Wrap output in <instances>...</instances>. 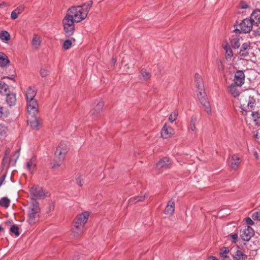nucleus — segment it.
I'll return each instance as SVG.
<instances>
[{
  "instance_id": "a19ab883",
  "label": "nucleus",
  "mask_w": 260,
  "mask_h": 260,
  "mask_svg": "<svg viewBox=\"0 0 260 260\" xmlns=\"http://www.w3.org/2000/svg\"><path fill=\"white\" fill-rule=\"evenodd\" d=\"M7 133V127L4 125L0 124V135L6 136Z\"/></svg>"
},
{
  "instance_id": "6e6552de",
  "label": "nucleus",
  "mask_w": 260,
  "mask_h": 260,
  "mask_svg": "<svg viewBox=\"0 0 260 260\" xmlns=\"http://www.w3.org/2000/svg\"><path fill=\"white\" fill-rule=\"evenodd\" d=\"M31 194L36 199H42L46 196L45 192L42 187L34 185L30 189Z\"/></svg>"
},
{
  "instance_id": "1a4fd4ad",
  "label": "nucleus",
  "mask_w": 260,
  "mask_h": 260,
  "mask_svg": "<svg viewBox=\"0 0 260 260\" xmlns=\"http://www.w3.org/2000/svg\"><path fill=\"white\" fill-rule=\"evenodd\" d=\"M254 235V231L252 228L247 226V228L242 229L240 231L241 239L245 241H248Z\"/></svg>"
},
{
  "instance_id": "0eeeda50",
  "label": "nucleus",
  "mask_w": 260,
  "mask_h": 260,
  "mask_svg": "<svg viewBox=\"0 0 260 260\" xmlns=\"http://www.w3.org/2000/svg\"><path fill=\"white\" fill-rule=\"evenodd\" d=\"M39 105L37 100L27 102V111L31 117H35L39 111Z\"/></svg>"
},
{
  "instance_id": "864d4df0",
  "label": "nucleus",
  "mask_w": 260,
  "mask_h": 260,
  "mask_svg": "<svg viewBox=\"0 0 260 260\" xmlns=\"http://www.w3.org/2000/svg\"><path fill=\"white\" fill-rule=\"evenodd\" d=\"M252 117L253 118H259L260 114L257 113H252Z\"/></svg>"
},
{
  "instance_id": "052dcab7",
  "label": "nucleus",
  "mask_w": 260,
  "mask_h": 260,
  "mask_svg": "<svg viewBox=\"0 0 260 260\" xmlns=\"http://www.w3.org/2000/svg\"><path fill=\"white\" fill-rule=\"evenodd\" d=\"M219 63H220L221 64H222V62L220 61V60H219Z\"/></svg>"
},
{
  "instance_id": "bb28decb",
  "label": "nucleus",
  "mask_w": 260,
  "mask_h": 260,
  "mask_svg": "<svg viewBox=\"0 0 260 260\" xmlns=\"http://www.w3.org/2000/svg\"><path fill=\"white\" fill-rule=\"evenodd\" d=\"M8 85L4 81H0V93L5 95L9 92Z\"/></svg>"
},
{
  "instance_id": "7ed1b4c3",
  "label": "nucleus",
  "mask_w": 260,
  "mask_h": 260,
  "mask_svg": "<svg viewBox=\"0 0 260 260\" xmlns=\"http://www.w3.org/2000/svg\"><path fill=\"white\" fill-rule=\"evenodd\" d=\"M28 222L29 224H35L39 220L40 215V208L39 203L37 202L31 204L28 208Z\"/></svg>"
},
{
  "instance_id": "39448f33",
  "label": "nucleus",
  "mask_w": 260,
  "mask_h": 260,
  "mask_svg": "<svg viewBox=\"0 0 260 260\" xmlns=\"http://www.w3.org/2000/svg\"><path fill=\"white\" fill-rule=\"evenodd\" d=\"M197 96L205 110L209 115H211L212 110L205 91H204V94H202L201 91H199L197 93Z\"/></svg>"
},
{
  "instance_id": "aec40b11",
  "label": "nucleus",
  "mask_w": 260,
  "mask_h": 260,
  "mask_svg": "<svg viewBox=\"0 0 260 260\" xmlns=\"http://www.w3.org/2000/svg\"><path fill=\"white\" fill-rule=\"evenodd\" d=\"M223 49L225 51V57L227 61L231 60L232 57L233 56V52L231 48L230 45L226 43L223 46Z\"/></svg>"
},
{
  "instance_id": "e2e57ef3",
  "label": "nucleus",
  "mask_w": 260,
  "mask_h": 260,
  "mask_svg": "<svg viewBox=\"0 0 260 260\" xmlns=\"http://www.w3.org/2000/svg\"><path fill=\"white\" fill-rule=\"evenodd\" d=\"M257 136H258V135H257V134H256V135H255V137H257Z\"/></svg>"
},
{
  "instance_id": "b1692460",
  "label": "nucleus",
  "mask_w": 260,
  "mask_h": 260,
  "mask_svg": "<svg viewBox=\"0 0 260 260\" xmlns=\"http://www.w3.org/2000/svg\"><path fill=\"white\" fill-rule=\"evenodd\" d=\"M231 45L234 49H238L240 45V38L238 36H232L230 39Z\"/></svg>"
},
{
  "instance_id": "f8f14e48",
  "label": "nucleus",
  "mask_w": 260,
  "mask_h": 260,
  "mask_svg": "<svg viewBox=\"0 0 260 260\" xmlns=\"http://www.w3.org/2000/svg\"><path fill=\"white\" fill-rule=\"evenodd\" d=\"M253 23L249 19H245L239 24V27L243 33L249 32L252 28Z\"/></svg>"
},
{
  "instance_id": "e433bc0d",
  "label": "nucleus",
  "mask_w": 260,
  "mask_h": 260,
  "mask_svg": "<svg viewBox=\"0 0 260 260\" xmlns=\"http://www.w3.org/2000/svg\"><path fill=\"white\" fill-rule=\"evenodd\" d=\"M229 252V250L228 247H223L220 250V255L222 257H228V254Z\"/></svg>"
},
{
  "instance_id": "3c124183",
  "label": "nucleus",
  "mask_w": 260,
  "mask_h": 260,
  "mask_svg": "<svg viewBox=\"0 0 260 260\" xmlns=\"http://www.w3.org/2000/svg\"><path fill=\"white\" fill-rule=\"evenodd\" d=\"M246 222L247 224L249 225H251L254 223L253 220L250 217L246 218Z\"/></svg>"
},
{
  "instance_id": "8fccbe9b",
  "label": "nucleus",
  "mask_w": 260,
  "mask_h": 260,
  "mask_svg": "<svg viewBox=\"0 0 260 260\" xmlns=\"http://www.w3.org/2000/svg\"><path fill=\"white\" fill-rule=\"evenodd\" d=\"M18 14L14 11L13 10L11 14V17L12 19H16L18 18Z\"/></svg>"
},
{
  "instance_id": "393cba45",
  "label": "nucleus",
  "mask_w": 260,
  "mask_h": 260,
  "mask_svg": "<svg viewBox=\"0 0 260 260\" xmlns=\"http://www.w3.org/2000/svg\"><path fill=\"white\" fill-rule=\"evenodd\" d=\"M0 54H2L0 55V66L5 67L9 63L10 60L6 54L2 52H0Z\"/></svg>"
},
{
  "instance_id": "4d7b16f0",
  "label": "nucleus",
  "mask_w": 260,
  "mask_h": 260,
  "mask_svg": "<svg viewBox=\"0 0 260 260\" xmlns=\"http://www.w3.org/2000/svg\"><path fill=\"white\" fill-rule=\"evenodd\" d=\"M6 3H5V2H2V3H0V8L6 6Z\"/></svg>"
},
{
  "instance_id": "c9c22d12",
  "label": "nucleus",
  "mask_w": 260,
  "mask_h": 260,
  "mask_svg": "<svg viewBox=\"0 0 260 260\" xmlns=\"http://www.w3.org/2000/svg\"><path fill=\"white\" fill-rule=\"evenodd\" d=\"M93 2L92 1H89L85 3H84L81 6H82L83 8L84 11H87V14H88L89 11L90 10L92 5Z\"/></svg>"
},
{
  "instance_id": "a18cd8bd",
  "label": "nucleus",
  "mask_w": 260,
  "mask_h": 260,
  "mask_svg": "<svg viewBox=\"0 0 260 260\" xmlns=\"http://www.w3.org/2000/svg\"><path fill=\"white\" fill-rule=\"evenodd\" d=\"M252 217L254 220H260V210L254 212Z\"/></svg>"
},
{
  "instance_id": "ea45409f",
  "label": "nucleus",
  "mask_w": 260,
  "mask_h": 260,
  "mask_svg": "<svg viewBox=\"0 0 260 260\" xmlns=\"http://www.w3.org/2000/svg\"><path fill=\"white\" fill-rule=\"evenodd\" d=\"M177 116L178 112L177 111H174L170 114L169 117V120L172 123L177 119Z\"/></svg>"
},
{
  "instance_id": "9d476101",
  "label": "nucleus",
  "mask_w": 260,
  "mask_h": 260,
  "mask_svg": "<svg viewBox=\"0 0 260 260\" xmlns=\"http://www.w3.org/2000/svg\"><path fill=\"white\" fill-rule=\"evenodd\" d=\"M104 104L101 99L98 100L94 104L93 107L90 111L91 115L96 117L102 111Z\"/></svg>"
},
{
  "instance_id": "7c9ffc66",
  "label": "nucleus",
  "mask_w": 260,
  "mask_h": 260,
  "mask_svg": "<svg viewBox=\"0 0 260 260\" xmlns=\"http://www.w3.org/2000/svg\"><path fill=\"white\" fill-rule=\"evenodd\" d=\"M10 203V200L7 197H3L0 199V206L1 207L7 208Z\"/></svg>"
},
{
  "instance_id": "f3484780",
  "label": "nucleus",
  "mask_w": 260,
  "mask_h": 260,
  "mask_svg": "<svg viewBox=\"0 0 260 260\" xmlns=\"http://www.w3.org/2000/svg\"><path fill=\"white\" fill-rule=\"evenodd\" d=\"M249 20H251L252 22L253 25L255 24L258 25L260 22V10H255L253 11L250 16V18Z\"/></svg>"
},
{
  "instance_id": "6e6d98bb",
  "label": "nucleus",
  "mask_w": 260,
  "mask_h": 260,
  "mask_svg": "<svg viewBox=\"0 0 260 260\" xmlns=\"http://www.w3.org/2000/svg\"><path fill=\"white\" fill-rule=\"evenodd\" d=\"M208 260H218L216 257L213 256H210L208 257Z\"/></svg>"
},
{
  "instance_id": "ddd939ff",
  "label": "nucleus",
  "mask_w": 260,
  "mask_h": 260,
  "mask_svg": "<svg viewBox=\"0 0 260 260\" xmlns=\"http://www.w3.org/2000/svg\"><path fill=\"white\" fill-rule=\"evenodd\" d=\"M245 75L244 72L241 70L237 71L234 76V82L236 86H241L244 83Z\"/></svg>"
},
{
  "instance_id": "412c9836",
  "label": "nucleus",
  "mask_w": 260,
  "mask_h": 260,
  "mask_svg": "<svg viewBox=\"0 0 260 260\" xmlns=\"http://www.w3.org/2000/svg\"><path fill=\"white\" fill-rule=\"evenodd\" d=\"M175 210L174 201L172 200L169 201L168 203L167 206L165 210V213L166 214L172 215L173 214Z\"/></svg>"
},
{
  "instance_id": "49530a36",
  "label": "nucleus",
  "mask_w": 260,
  "mask_h": 260,
  "mask_svg": "<svg viewBox=\"0 0 260 260\" xmlns=\"http://www.w3.org/2000/svg\"><path fill=\"white\" fill-rule=\"evenodd\" d=\"M24 8L25 7L24 5H21L14 10L19 15L24 11Z\"/></svg>"
},
{
  "instance_id": "f257e3e1",
  "label": "nucleus",
  "mask_w": 260,
  "mask_h": 260,
  "mask_svg": "<svg viewBox=\"0 0 260 260\" xmlns=\"http://www.w3.org/2000/svg\"><path fill=\"white\" fill-rule=\"evenodd\" d=\"M88 217V212H84L75 218L73 223V232L75 236H78L82 233Z\"/></svg>"
},
{
  "instance_id": "4468645a",
  "label": "nucleus",
  "mask_w": 260,
  "mask_h": 260,
  "mask_svg": "<svg viewBox=\"0 0 260 260\" xmlns=\"http://www.w3.org/2000/svg\"><path fill=\"white\" fill-rule=\"evenodd\" d=\"M194 82L198 89V92L201 91L202 94H204L205 89L204 82L201 76L198 73L195 74Z\"/></svg>"
},
{
  "instance_id": "cd10ccee",
  "label": "nucleus",
  "mask_w": 260,
  "mask_h": 260,
  "mask_svg": "<svg viewBox=\"0 0 260 260\" xmlns=\"http://www.w3.org/2000/svg\"><path fill=\"white\" fill-rule=\"evenodd\" d=\"M232 159L231 166L233 169L235 170L240 164V158L237 155L234 154L232 156Z\"/></svg>"
},
{
  "instance_id": "bf43d9fd",
  "label": "nucleus",
  "mask_w": 260,
  "mask_h": 260,
  "mask_svg": "<svg viewBox=\"0 0 260 260\" xmlns=\"http://www.w3.org/2000/svg\"><path fill=\"white\" fill-rule=\"evenodd\" d=\"M8 155H9V153H6L5 154V157H4V159L6 158H7L8 157Z\"/></svg>"
},
{
  "instance_id": "c85d7f7f",
  "label": "nucleus",
  "mask_w": 260,
  "mask_h": 260,
  "mask_svg": "<svg viewBox=\"0 0 260 260\" xmlns=\"http://www.w3.org/2000/svg\"><path fill=\"white\" fill-rule=\"evenodd\" d=\"M41 43V39L37 35H35L32 38V45L33 47L35 49H38Z\"/></svg>"
},
{
  "instance_id": "de8ad7c7",
  "label": "nucleus",
  "mask_w": 260,
  "mask_h": 260,
  "mask_svg": "<svg viewBox=\"0 0 260 260\" xmlns=\"http://www.w3.org/2000/svg\"><path fill=\"white\" fill-rule=\"evenodd\" d=\"M239 7V8L242 9H246L249 8V5L247 4L246 2H242L240 4Z\"/></svg>"
},
{
  "instance_id": "2f4dec72",
  "label": "nucleus",
  "mask_w": 260,
  "mask_h": 260,
  "mask_svg": "<svg viewBox=\"0 0 260 260\" xmlns=\"http://www.w3.org/2000/svg\"><path fill=\"white\" fill-rule=\"evenodd\" d=\"M230 89L231 94L234 96L236 97L239 95L240 92L238 89L237 86L234 84H232L230 86Z\"/></svg>"
},
{
  "instance_id": "680f3d73",
  "label": "nucleus",
  "mask_w": 260,
  "mask_h": 260,
  "mask_svg": "<svg viewBox=\"0 0 260 260\" xmlns=\"http://www.w3.org/2000/svg\"><path fill=\"white\" fill-rule=\"evenodd\" d=\"M113 61L114 63L116 62V60L114 59H113Z\"/></svg>"
},
{
  "instance_id": "423d86ee",
  "label": "nucleus",
  "mask_w": 260,
  "mask_h": 260,
  "mask_svg": "<svg viewBox=\"0 0 260 260\" xmlns=\"http://www.w3.org/2000/svg\"><path fill=\"white\" fill-rule=\"evenodd\" d=\"M68 150V147L67 145L63 142H61L57 147L55 154L56 156L58 157V159H60V161H63Z\"/></svg>"
},
{
  "instance_id": "09e8293b",
  "label": "nucleus",
  "mask_w": 260,
  "mask_h": 260,
  "mask_svg": "<svg viewBox=\"0 0 260 260\" xmlns=\"http://www.w3.org/2000/svg\"><path fill=\"white\" fill-rule=\"evenodd\" d=\"M254 100H253V101L252 100H250L248 103V108L252 109L253 108V107H254Z\"/></svg>"
},
{
  "instance_id": "72a5a7b5",
  "label": "nucleus",
  "mask_w": 260,
  "mask_h": 260,
  "mask_svg": "<svg viewBox=\"0 0 260 260\" xmlns=\"http://www.w3.org/2000/svg\"><path fill=\"white\" fill-rule=\"evenodd\" d=\"M150 77V73L146 71H142L140 75H139V78L142 81H146Z\"/></svg>"
},
{
  "instance_id": "dca6fc26",
  "label": "nucleus",
  "mask_w": 260,
  "mask_h": 260,
  "mask_svg": "<svg viewBox=\"0 0 260 260\" xmlns=\"http://www.w3.org/2000/svg\"><path fill=\"white\" fill-rule=\"evenodd\" d=\"M173 134V129L167 124H165L161 131V135L164 139H167Z\"/></svg>"
},
{
  "instance_id": "5fc2aeb1",
  "label": "nucleus",
  "mask_w": 260,
  "mask_h": 260,
  "mask_svg": "<svg viewBox=\"0 0 260 260\" xmlns=\"http://www.w3.org/2000/svg\"><path fill=\"white\" fill-rule=\"evenodd\" d=\"M234 31L235 32L236 34H240L241 32L242 31L241 29L236 28L234 30Z\"/></svg>"
},
{
  "instance_id": "c756f323",
  "label": "nucleus",
  "mask_w": 260,
  "mask_h": 260,
  "mask_svg": "<svg viewBox=\"0 0 260 260\" xmlns=\"http://www.w3.org/2000/svg\"><path fill=\"white\" fill-rule=\"evenodd\" d=\"M26 168L30 171H32L36 168V164L35 163V159L32 158L26 162Z\"/></svg>"
},
{
  "instance_id": "603ef678",
  "label": "nucleus",
  "mask_w": 260,
  "mask_h": 260,
  "mask_svg": "<svg viewBox=\"0 0 260 260\" xmlns=\"http://www.w3.org/2000/svg\"><path fill=\"white\" fill-rule=\"evenodd\" d=\"M231 237H232V239L233 240L234 242L235 243L236 242L237 239H238V235L237 234H233L231 236Z\"/></svg>"
},
{
  "instance_id": "13d9d810",
  "label": "nucleus",
  "mask_w": 260,
  "mask_h": 260,
  "mask_svg": "<svg viewBox=\"0 0 260 260\" xmlns=\"http://www.w3.org/2000/svg\"><path fill=\"white\" fill-rule=\"evenodd\" d=\"M3 108L2 107H0V117L3 116Z\"/></svg>"
},
{
  "instance_id": "f704fd0d",
  "label": "nucleus",
  "mask_w": 260,
  "mask_h": 260,
  "mask_svg": "<svg viewBox=\"0 0 260 260\" xmlns=\"http://www.w3.org/2000/svg\"><path fill=\"white\" fill-rule=\"evenodd\" d=\"M50 73L49 67L42 68L40 71V74L42 77L44 78L47 77Z\"/></svg>"
},
{
  "instance_id": "20e7f679",
  "label": "nucleus",
  "mask_w": 260,
  "mask_h": 260,
  "mask_svg": "<svg viewBox=\"0 0 260 260\" xmlns=\"http://www.w3.org/2000/svg\"><path fill=\"white\" fill-rule=\"evenodd\" d=\"M76 22L66 14L62 20V25L64 35L66 37H69L73 35L75 30V23Z\"/></svg>"
},
{
  "instance_id": "9b49d317",
  "label": "nucleus",
  "mask_w": 260,
  "mask_h": 260,
  "mask_svg": "<svg viewBox=\"0 0 260 260\" xmlns=\"http://www.w3.org/2000/svg\"><path fill=\"white\" fill-rule=\"evenodd\" d=\"M170 164L171 161L169 158L166 157H164L160 159L156 164V169L158 170L159 173H161L164 170L167 169Z\"/></svg>"
},
{
  "instance_id": "37998d69",
  "label": "nucleus",
  "mask_w": 260,
  "mask_h": 260,
  "mask_svg": "<svg viewBox=\"0 0 260 260\" xmlns=\"http://www.w3.org/2000/svg\"><path fill=\"white\" fill-rule=\"evenodd\" d=\"M72 46V42L70 40H66L63 44V47L66 50L69 49Z\"/></svg>"
},
{
  "instance_id": "c03bdc74",
  "label": "nucleus",
  "mask_w": 260,
  "mask_h": 260,
  "mask_svg": "<svg viewBox=\"0 0 260 260\" xmlns=\"http://www.w3.org/2000/svg\"><path fill=\"white\" fill-rule=\"evenodd\" d=\"M58 159V161L55 160L53 163H51V168L52 169H54L57 168L60 166L61 162H62V161H60V159Z\"/></svg>"
},
{
  "instance_id": "473e14b6",
  "label": "nucleus",
  "mask_w": 260,
  "mask_h": 260,
  "mask_svg": "<svg viewBox=\"0 0 260 260\" xmlns=\"http://www.w3.org/2000/svg\"><path fill=\"white\" fill-rule=\"evenodd\" d=\"M197 120V117L196 115H192L191 117L190 124H189V129L192 131H194L196 129L195 124Z\"/></svg>"
},
{
  "instance_id": "5701e85b",
  "label": "nucleus",
  "mask_w": 260,
  "mask_h": 260,
  "mask_svg": "<svg viewBox=\"0 0 260 260\" xmlns=\"http://www.w3.org/2000/svg\"><path fill=\"white\" fill-rule=\"evenodd\" d=\"M234 260H246L247 255L240 250H237L232 255Z\"/></svg>"
},
{
  "instance_id": "6ab92c4d",
  "label": "nucleus",
  "mask_w": 260,
  "mask_h": 260,
  "mask_svg": "<svg viewBox=\"0 0 260 260\" xmlns=\"http://www.w3.org/2000/svg\"><path fill=\"white\" fill-rule=\"evenodd\" d=\"M6 97L7 104L9 106H14L16 102V94L15 93H10V91L5 94Z\"/></svg>"
},
{
  "instance_id": "58836bf2",
  "label": "nucleus",
  "mask_w": 260,
  "mask_h": 260,
  "mask_svg": "<svg viewBox=\"0 0 260 260\" xmlns=\"http://www.w3.org/2000/svg\"><path fill=\"white\" fill-rule=\"evenodd\" d=\"M10 231L11 232L14 233L16 236H18L20 235L19 228L16 224H13L11 226Z\"/></svg>"
},
{
  "instance_id": "2eb2a0df",
  "label": "nucleus",
  "mask_w": 260,
  "mask_h": 260,
  "mask_svg": "<svg viewBox=\"0 0 260 260\" xmlns=\"http://www.w3.org/2000/svg\"><path fill=\"white\" fill-rule=\"evenodd\" d=\"M250 49V43L245 42L242 44L239 51V55L241 57H246L249 55V51Z\"/></svg>"
},
{
  "instance_id": "4be33fe9",
  "label": "nucleus",
  "mask_w": 260,
  "mask_h": 260,
  "mask_svg": "<svg viewBox=\"0 0 260 260\" xmlns=\"http://www.w3.org/2000/svg\"><path fill=\"white\" fill-rule=\"evenodd\" d=\"M32 119H29L27 120L28 124L30 126L34 129H38L40 124L39 122V119L35 116V117H32Z\"/></svg>"
},
{
  "instance_id": "a878e982",
  "label": "nucleus",
  "mask_w": 260,
  "mask_h": 260,
  "mask_svg": "<svg viewBox=\"0 0 260 260\" xmlns=\"http://www.w3.org/2000/svg\"><path fill=\"white\" fill-rule=\"evenodd\" d=\"M11 39L9 32L7 30H2L0 32V39L3 42H8Z\"/></svg>"
},
{
  "instance_id": "4c0bfd02",
  "label": "nucleus",
  "mask_w": 260,
  "mask_h": 260,
  "mask_svg": "<svg viewBox=\"0 0 260 260\" xmlns=\"http://www.w3.org/2000/svg\"><path fill=\"white\" fill-rule=\"evenodd\" d=\"M145 198V195L141 196H137L132 198L129 199V201L131 203H136L140 201H143Z\"/></svg>"
},
{
  "instance_id": "a211bd4d",
  "label": "nucleus",
  "mask_w": 260,
  "mask_h": 260,
  "mask_svg": "<svg viewBox=\"0 0 260 260\" xmlns=\"http://www.w3.org/2000/svg\"><path fill=\"white\" fill-rule=\"evenodd\" d=\"M37 94V90L34 87H29L26 91V100L27 102L36 100L35 97Z\"/></svg>"
},
{
  "instance_id": "f03ea898",
  "label": "nucleus",
  "mask_w": 260,
  "mask_h": 260,
  "mask_svg": "<svg viewBox=\"0 0 260 260\" xmlns=\"http://www.w3.org/2000/svg\"><path fill=\"white\" fill-rule=\"evenodd\" d=\"M77 23L84 20L87 16V11L83 10L82 6H73L69 9L66 14Z\"/></svg>"
},
{
  "instance_id": "79ce46f5",
  "label": "nucleus",
  "mask_w": 260,
  "mask_h": 260,
  "mask_svg": "<svg viewBox=\"0 0 260 260\" xmlns=\"http://www.w3.org/2000/svg\"><path fill=\"white\" fill-rule=\"evenodd\" d=\"M84 177V176L83 175H79L78 177H76V183L79 186H81L83 185V184L84 183V181H83Z\"/></svg>"
}]
</instances>
